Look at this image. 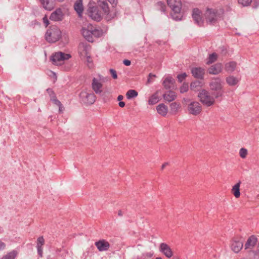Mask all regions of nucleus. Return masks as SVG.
Masks as SVG:
<instances>
[{
    "mask_svg": "<svg viewBox=\"0 0 259 259\" xmlns=\"http://www.w3.org/2000/svg\"><path fill=\"white\" fill-rule=\"evenodd\" d=\"M224 14V10L222 8H208L204 14V16L208 24H214L222 19Z\"/></svg>",
    "mask_w": 259,
    "mask_h": 259,
    "instance_id": "obj_1",
    "label": "nucleus"
},
{
    "mask_svg": "<svg viewBox=\"0 0 259 259\" xmlns=\"http://www.w3.org/2000/svg\"><path fill=\"white\" fill-rule=\"evenodd\" d=\"M167 4L171 10L172 19L176 21L181 20L183 16L181 0H167Z\"/></svg>",
    "mask_w": 259,
    "mask_h": 259,
    "instance_id": "obj_2",
    "label": "nucleus"
},
{
    "mask_svg": "<svg viewBox=\"0 0 259 259\" xmlns=\"http://www.w3.org/2000/svg\"><path fill=\"white\" fill-rule=\"evenodd\" d=\"M223 80L219 77H212L211 78L209 86L211 91L214 92L213 95L215 98L221 97L223 95Z\"/></svg>",
    "mask_w": 259,
    "mask_h": 259,
    "instance_id": "obj_3",
    "label": "nucleus"
},
{
    "mask_svg": "<svg viewBox=\"0 0 259 259\" xmlns=\"http://www.w3.org/2000/svg\"><path fill=\"white\" fill-rule=\"evenodd\" d=\"M82 36L89 41H93V35L99 36V31L94 28L91 24H84L81 30Z\"/></svg>",
    "mask_w": 259,
    "mask_h": 259,
    "instance_id": "obj_4",
    "label": "nucleus"
},
{
    "mask_svg": "<svg viewBox=\"0 0 259 259\" xmlns=\"http://www.w3.org/2000/svg\"><path fill=\"white\" fill-rule=\"evenodd\" d=\"M108 78L98 74L96 77H94L92 82V88L96 94H101L103 92V83L107 81Z\"/></svg>",
    "mask_w": 259,
    "mask_h": 259,
    "instance_id": "obj_5",
    "label": "nucleus"
},
{
    "mask_svg": "<svg viewBox=\"0 0 259 259\" xmlns=\"http://www.w3.org/2000/svg\"><path fill=\"white\" fill-rule=\"evenodd\" d=\"M61 32L56 26H53L48 29L45 34V38L49 42H55L61 37Z\"/></svg>",
    "mask_w": 259,
    "mask_h": 259,
    "instance_id": "obj_6",
    "label": "nucleus"
},
{
    "mask_svg": "<svg viewBox=\"0 0 259 259\" xmlns=\"http://www.w3.org/2000/svg\"><path fill=\"white\" fill-rule=\"evenodd\" d=\"M200 102L207 107L213 105L215 102V97L211 96L210 93L206 90H201L198 95Z\"/></svg>",
    "mask_w": 259,
    "mask_h": 259,
    "instance_id": "obj_7",
    "label": "nucleus"
},
{
    "mask_svg": "<svg viewBox=\"0 0 259 259\" xmlns=\"http://www.w3.org/2000/svg\"><path fill=\"white\" fill-rule=\"evenodd\" d=\"M70 58H71L70 55L59 52L53 54L51 56L50 60L54 65H59Z\"/></svg>",
    "mask_w": 259,
    "mask_h": 259,
    "instance_id": "obj_8",
    "label": "nucleus"
},
{
    "mask_svg": "<svg viewBox=\"0 0 259 259\" xmlns=\"http://www.w3.org/2000/svg\"><path fill=\"white\" fill-rule=\"evenodd\" d=\"M202 106L197 101H191L187 106V111L189 114L197 116L200 114L202 111Z\"/></svg>",
    "mask_w": 259,
    "mask_h": 259,
    "instance_id": "obj_9",
    "label": "nucleus"
},
{
    "mask_svg": "<svg viewBox=\"0 0 259 259\" xmlns=\"http://www.w3.org/2000/svg\"><path fill=\"white\" fill-rule=\"evenodd\" d=\"M107 0H98V5L102 9L104 13L107 15V19H110L112 17L111 14H110V11L108 5L106 2ZM110 4L113 5H116L117 0H107Z\"/></svg>",
    "mask_w": 259,
    "mask_h": 259,
    "instance_id": "obj_10",
    "label": "nucleus"
},
{
    "mask_svg": "<svg viewBox=\"0 0 259 259\" xmlns=\"http://www.w3.org/2000/svg\"><path fill=\"white\" fill-rule=\"evenodd\" d=\"M80 99L82 102L87 104H93L96 101V96L93 93L82 91L79 94Z\"/></svg>",
    "mask_w": 259,
    "mask_h": 259,
    "instance_id": "obj_11",
    "label": "nucleus"
},
{
    "mask_svg": "<svg viewBox=\"0 0 259 259\" xmlns=\"http://www.w3.org/2000/svg\"><path fill=\"white\" fill-rule=\"evenodd\" d=\"M88 14L90 18L96 21H99L101 19V13L96 7L90 5L88 10Z\"/></svg>",
    "mask_w": 259,
    "mask_h": 259,
    "instance_id": "obj_12",
    "label": "nucleus"
},
{
    "mask_svg": "<svg viewBox=\"0 0 259 259\" xmlns=\"http://www.w3.org/2000/svg\"><path fill=\"white\" fill-rule=\"evenodd\" d=\"M91 46L88 42H82L78 45V54L82 58H85V56L89 54Z\"/></svg>",
    "mask_w": 259,
    "mask_h": 259,
    "instance_id": "obj_13",
    "label": "nucleus"
},
{
    "mask_svg": "<svg viewBox=\"0 0 259 259\" xmlns=\"http://www.w3.org/2000/svg\"><path fill=\"white\" fill-rule=\"evenodd\" d=\"M159 251L167 258L173 256L174 253L170 247L165 243H161L159 245Z\"/></svg>",
    "mask_w": 259,
    "mask_h": 259,
    "instance_id": "obj_14",
    "label": "nucleus"
},
{
    "mask_svg": "<svg viewBox=\"0 0 259 259\" xmlns=\"http://www.w3.org/2000/svg\"><path fill=\"white\" fill-rule=\"evenodd\" d=\"M192 18L195 23L199 26L203 23V19L202 17V13L198 9H194L192 13Z\"/></svg>",
    "mask_w": 259,
    "mask_h": 259,
    "instance_id": "obj_15",
    "label": "nucleus"
},
{
    "mask_svg": "<svg viewBox=\"0 0 259 259\" xmlns=\"http://www.w3.org/2000/svg\"><path fill=\"white\" fill-rule=\"evenodd\" d=\"M243 242L236 239L232 240L230 247L231 250L235 253L239 252L243 247Z\"/></svg>",
    "mask_w": 259,
    "mask_h": 259,
    "instance_id": "obj_16",
    "label": "nucleus"
},
{
    "mask_svg": "<svg viewBox=\"0 0 259 259\" xmlns=\"http://www.w3.org/2000/svg\"><path fill=\"white\" fill-rule=\"evenodd\" d=\"M100 251H107L110 247L109 243L105 240H100L95 243Z\"/></svg>",
    "mask_w": 259,
    "mask_h": 259,
    "instance_id": "obj_17",
    "label": "nucleus"
},
{
    "mask_svg": "<svg viewBox=\"0 0 259 259\" xmlns=\"http://www.w3.org/2000/svg\"><path fill=\"white\" fill-rule=\"evenodd\" d=\"M191 73L195 78L202 79L204 77L205 70L201 67H194L191 69Z\"/></svg>",
    "mask_w": 259,
    "mask_h": 259,
    "instance_id": "obj_18",
    "label": "nucleus"
},
{
    "mask_svg": "<svg viewBox=\"0 0 259 259\" xmlns=\"http://www.w3.org/2000/svg\"><path fill=\"white\" fill-rule=\"evenodd\" d=\"M63 12L61 9H57L53 12L50 17V19L54 21H61L63 19Z\"/></svg>",
    "mask_w": 259,
    "mask_h": 259,
    "instance_id": "obj_19",
    "label": "nucleus"
},
{
    "mask_svg": "<svg viewBox=\"0 0 259 259\" xmlns=\"http://www.w3.org/2000/svg\"><path fill=\"white\" fill-rule=\"evenodd\" d=\"M162 97L166 102H170L175 100L177 97V95L174 91H168L163 94Z\"/></svg>",
    "mask_w": 259,
    "mask_h": 259,
    "instance_id": "obj_20",
    "label": "nucleus"
},
{
    "mask_svg": "<svg viewBox=\"0 0 259 259\" xmlns=\"http://www.w3.org/2000/svg\"><path fill=\"white\" fill-rule=\"evenodd\" d=\"M42 7L48 11H51L55 7L54 0H39Z\"/></svg>",
    "mask_w": 259,
    "mask_h": 259,
    "instance_id": "obj_21",
    "label": "nucleus"
},
{
    "mask_svg": "<svg viewBox=\"0 0 259 259\" xmlns=\"http://www.w3.org/2000/svg\"><path fill=\"white\" fill-rule=\"evenodd\" d=\"M222 66L221 63H217L209 68L208 72L209 74L217 75L221 72Z\"/></svg>",
    "mask_w": 259,
    "mask_h": 259,
    "instance_id": "obj_22",
    "label": "nucleus"
},
{
    "mask_svg": "<svg viewBox=\"0 0 259 259\" xmlns=\"http://www.w3.org/2000/svg\"><path fill=\"white\" fill-rule=\"evenodd\" d=\"M257 238L255 236L252 235L249 237L244 245L245 249H251L256 245Z\"/></svg>",
    "mask_w": 259,
    "mask_h": 259,
    "instance_id": "obj_23",
    "label": "nucleus"
},
{
    "mask_svg": "<svg viewBox=\"0 0 259 259\" xmlns=\"http://www.w3.org/2000/svg\"><path fill=\"white\" fill-rule=\"evenodd\" d=\"M45 244V240L42 236L38 237L36 242V248L37 252L40 257L42 256L43 248L42 246Z\"/></svg>",
    "mask_w": 259,
    "mask_h": 259,
    "instance_id": "obj_24",
    "label": "nucleus"
},
{
    "mask_svg": "<svg viewBox=\"0 0 259 259\" xmlns=\"http://www.w3.org/2000/svg\"><path fill=\"white\" fill-rule=\"evenodd\" d=\"M74 9L78 15V16L81 17L83 10L82 0H76L74 5Z\"/></svg>",
    "mask_w": 259,
    "mask_h": 259,
    "instance_id": "obj_25",
    "label": "nucleus"
},
{
    "mask_svg": "<svg viewBox=\"0 0 259 259\" xmlns=\"http://www.w3.org/2000/svg\"><path fill=\"white\" fill-rule=\"evenodd\" d=\"M156 110L159 114L165 116L167 114L168 108L164 104L161 103L156 107Z\"/></svg>",
    "mask_w": 259,
    "mask_h": 259,
    "instance_id": "obj_26",
    "label": "nucleus"
},
{
    "mask_svg": "<svg viewBox=\"0 0 259 259\" xmlns=\"http://www.w3.org/2000/svg\"><path fill=\"white\" fill-rule=\"evenodd\" d=\"M175 82V80L172 77L168 76L163 80V85L166 89H169L172 88Z\"/></svg>",
    "mask_w": 259,
    "mask_h": 259,
    "instance_id": "obj_27",
    "label": "nucleus"
},
{
    "mask_svg": "<svg viewBox=\"0 0 259 259\" xmlns=\"http://www.w3.org/2000/svg\"><path fill=\"white\" fill-rule=\"evenodd\" d=\"M159 93V91H157L149 97L148 100V104L149 105H154L160 101Z\"/></svg>",
    "mask_w": 259,
    "mask_h": 259,
    "instance_id": "obj_28",
    "label": "nucleus"
},
{
    "mask_svg": "<svg viewBox=\"0 0 259 259\" xmlns=\"http://www.w3.org/2000/svg\"><path fill=\"white\" fill-rule=\"evenodd\" d=\"M170 113L172 115L177 114L181 109V105L177 102H172L169 105Z\"/></svg>",
    "mask_w": 259,
    "mask_h": 259,
    "instance_id": "obj_29",
    "label": "nucleus"
},
{
    "mask_svg": "<svg viewBox=\"0 0 259 259\" xmlns=\"http://www.w3.org/2000/svg\"><path fill=\"white\" fill-rule=\"evenodd\" d=\"M240 79L233 75H230L226 77V81L227 83L230 86H235L239 81Z\"/></svg>",
    "mask_w": 259,
    "mask_h": 259,
    "instance_id": "obj_30",
    "label": "nucleus"
},
{
    "mask_svg": "<svg viewBox=\"0 0 259 259\" xmlns=\"http://www.w3.org/2000/svg\"><path fill=\"white\" fill-rule=\"evenodd\" d=\"M236 67V63L234 61H231L228 63H227L225 65V70L231 73L233 72Z\"/></svg>",
    "mask_w": 259,
    "mask_h": 259,
    "instance_id": "obj_31",
    "label": "nucleus"
},
{
    "mask_svg": "<svg viewBox=\"0 0 259 259\" xmlns=\"http://www.w3.org/2000/svg\"><path fill=\"white\" fill-rule=\"evenodd\" d=\"M202 85L203 83L201 81L199 80L195 81L191 83L190 89L194 92H197L201 89Z\"/></svg>",
    "mask_w": 259,
    "mask_h": 259,
    "instance_id": "obj_32",
    "label": "nucleus"
},
{
    "mask_svg": "<svg viewBox=\"0 0 259 259\" xmlns=\"http://www.w3.org/2000/svg\"><path fill=\"white\" fill-rule=\"evenodd\" d=\"M240 184L241 182L239 181L233 187L231 190L232 193L233 194V195L236 198H238L240 195L239 189Z\"/></svg>",
    "mask_w": 259,
    "mask_h": 259,
    "instance_id": "obj_33",
    "label": "nucleus"
},
{
    "mask_svg": "<svg viewBox=\"0 0 259 259\" xmlns=\"http://www.w3.org/2000/svg\"><path fill=\"white\" fill-rule=\"evenodd\" d=\"M18 255V251L13 250L4 255L1 259H15Z\"/></svg>",
    "mask_w": 259,
    "mask_h": 259,
    "instance_id": "obj_34",
    "label": "nucleus"
},
{
    "mask_svg": "<svg viewBox=\"0 0 259 259\" xmlns=\"http://www.w3.org/2000/svg\"><path fill=\"white\" fill-rule=\"evenodd\" d=\"M138 95V92L134 90H130L127 92L126 96L128 99H131L132 98L137 97Z\"/></svg>",
    "mask_w": 259,
    "mask_h": 259,
    "instance_id": "obj_35",
    "label": "nucleus"
},
{
    "mask_svg": "<svg viewBox=\"0 0 259 259\" xmlns=\"http://www.w3.org/2000/svg\"><path fill=\"white\" fill-rule=\"evenodd\" d=\"M153 254L154 252L153 251H145L142 253L141 258L143 259L150 258L153 256Z\"/></svg>",
    "mask_w": 259,
    "mask_h": 259,
    "instance_id": "obj_36",
    "label": "nucleus"
},
{
    "mask_svg": "<svg viewBox=\"0 0 259 259\" xmlns=\"http://www.w3.org/2000/svg\"><path fill=\"white\" fill-rule=\"evenodd\" d=\"M217 58V54L215 53H213L209 55L208 60L207 62V64H211L214 62Z\"/></svg>",
    "mask_w": 259,
    "mask_h": 259,
    "instance_id": "obj_37",
    "label": "nucleus"
},
{
    "mask_svg": "<svg viewBox=\"0 0 259 259\" xmlns=\"http://www.w3.org/2000/svg\"><path fill=\"white\" fill-rule=\"evenodd\" d=\"M189 90V85L187 83H183L180 89V93L182 94L187 92Z\"/></svg>",
    "mask_w": 259,
    "mask_h": 259,
    "instance_id": "obj_38",
    "label": "nucleus"
},
{
    "mask_svg": "<svg viewBox=\"0 0 259 259\" xmlns=\"http://www.w3.org/2000/svg\"><path fill=\"white\" fill-rule=\"evenodd\" d=\"M239 4L243 7L249 6L252 2V0H238Z\"/></svg>",
    "mask_w": 259,
    "mask_h": 259,
    "instance_id": "obj_39",
    "label": "nucleus"
},
{
    "mask_svg": "<svg viewBox=\"0 0 259 259\" xmlns=\"http://www.w3.org/2000/svg\"><path fill=\"white\" fill-rule=\"evenodd\" d=\"M247 155V150L244 148H241L239 150V155L242 158H245Z\"/></svg>",
    "mask_w": 259,
    "mask_h": 259,
    "instance_id": "obj_40",
    "label": "nucleus"
},
{
    "mask_svg": "<svg viewBox=\"0 0 259 259\" xmlns=\"http://www.w3.org/2000/svg\"><path fill=\"white\" fill-rule=\"evenodd\" d=\"M157 5L159 7L160 11L161 12H165L166 7L163 3L161 2H159L157 3Z\"/></svg>",
    "mask_w": 259,
    "mask_h": 259,
    "instance_id": "obj_41",
    "label": "nucleus"
},
{
    "mask_svg": "<svg viewBox=\"0 0 259 259\" xmlns=\"http://www.w3.org/2000/svg\"><path fill=\"white\" fill-rule=\"evenodd\" d=\"M186 76H187L186 73H183L182 74L178 75L177 77H178V80L179 81V82H181L183 81V80L184 79H185Z\"/></svg>",
    "mask_w": 259,
    "mask_h": 259,
    "instance_id": "obj_42",
    "label": "nucleus"
},
{
    "mask_svg": "<svg viewBox=\"0 0 259 259\" xmlns=\"http://www.w3.org/2000/svg\"><path fill=\"white\" fill-rule=\"evenodd\" d=\"M51 101L56 105H60L61 102L56 99L55 96H53L51 98Z\"/></svg>",
    "mask_w": 259,
    "mask_h": 259,
    "instance_id": "obj_43",
    "label": "nucleus"
},
{
    "mask_svg": "<svg viewBox=\"0 0 259 259\" xmlns=\"http://www.w3.org/2000/svg\"><path fill=\"white\" fill-rule=\"evenodd\" d=\"M156 76L155 75H154L152 73H150L149 74V77L147 81V84H150L153 82V80H152V77H155Z\"/></svg>",
    "mask_w": 259,
    "mask_h": 259,
    "instance_id": "obj_44",
    "label": "nucleus"
},
{
    "mask_svg": "<svg viewBox=\"0 0 259 259\" xmlns=\"http://www.w3.org/2000/svg\"><path fill=\"white\" fill-rule=\"evenodd\" d=\"M110 72L114 79H116L117 78V75L116 73V71L114 69H110Z\"/></svg>",
    "mask_w": 259,
    "mask_h": 259,
    "instance_id": "obj_45",
    "label": "nucleus"
},
{
    "mask_svg": "<svg viewBox=\"0 0 259 259\" xmlns=\"http://www.w3.org/2000/svg\"><path fill=\"white\" fill-rule=\"evenodd\" d=\"M253 3L252 7L253 8H257L259 6V0H252Z\"/></svg>",
    "mask_w": 259,
    "mask_h": 259,
    "instance_id": "obj_46",
    "label": "nucleus"
},
{
    "mask_svg": "<svg viewBox=\"0 0 259 259\" xmlns=\"http://www.w3.org/2000/svg\"><path fill=\"white\" fill-rule=\"evenodd\" d=\"M85 58H87L86 61L88 63V66L89 67H91L90 64H91L92 61V59L91 58V57H90L89 54H88L87 56H86Z\"/></svg>",
    "mask_w": 259,
    "mask_h": 259,
    "instance_id": "obj_47",
    "label": "nucleus"
},
{
    "mask_svg": "<svg viewBox=\"0 0 259 259\" xmlns=\"http://www.w3.org/2000/svg\"><path fill=\"white\" fill-rule=\"evenodd\" d=\"M191 101H192L190 99L184 98L182 100V102L183 104H186L188 106V104H189Z\"/></svg>",
    "mask_w": 259,
    "mask_h": 259,
    "instance_id": "obj_48",
    "label": "nucleus"
},
{
    "mask_svg": "<svg viewBox=\"0 0 259 259\" xmlns=\"http://www.w3.org/2000/svg\"><path fill=\"white\" fill-rule=\"evenodd\" d=\"M43 22L45 23L46 27L49 25V20L46 16L43 18Z\"/></svg>",
    "mask_w": 259,
    "mask_h": 259,
    "instance_id": "obj_49",
    "label": "nucleus"
},
{
    "mask_svg": "<svg viewBox=\"0 0 259 259\" xmlns=\"http://www.w3.org/2000/svg\"><path fill=\"white\" fill-rule=\"evenodd\" d=\"M123 62V64L126 66H130L131 64V61L128 60H124Z\"/></svg>",
    "mask_w": 259,
    "mask_h": 259,
    "instance_id": "obj_50",
    "label": "nucleus"
},
{
    "mask_svg": "<svg viewBox=\"0 0 259 259\" xmlns=\"http://www.w3.org/2000/svg\"><path fill=\"white\" fill-rule=\"evenodd\" d=\"M5 244L4 242L0 241V250L4 249L5 248Z\"/></svg>",
    "mask_w": 259,
    "mask_h": 259,
    "instance_id": "obj_51",
    "label": "nucleus"
},
{
    "mask_svg": "<svg viewBox=\"0 0 259 259\" xmlns=\"http://www.w3.org/2000/svg\"><path fill=\"white\" fill-rule=\"evenodd\" d=\"M58 107H59V112L60 113L62 112L63 110H64V108L62 105V104L61 103L60 104V105H57Z\"/></svg>",
    "mask_w": 259,
    "mask_h": 259,
    "instance_id": "obj_52",
    "label": "nucleus"
},
{
    "mask_svg": "<svg viewBox=\"0 0 259 259\" xmlns=\"http://www.w3.org/2000/svg\"><path fill=\"white\" fill-rule=\"evenodd\" d=\"M48 93L49 94L51 98L53 97V96H55L54 94L52 91H50L49 89L47 90Z\"/></svg>",
    "mask_w": 259,
    "mask_h": 259,
    "instance_id": "obj_53",
    "label": "nucleus"
},
{
    "mask_svg": "<svg viewBox=\"0 0 259 259\" xmlns=\"http://www.w3.org/2000/svg\"><path fill=\"white\" fill-rule=\"evenodd\" d=\"M119 106L120 107H123L125 106V103L124 102L120 101L119 103Z\"/></svg>",
    "mask_w": 259,
    "mask_h": 259,
    "instance_id": "obj_54",
    "label": "nucleus"
},
{
    "mask_svg": "<svg viewBox=\"0 0 259 259\" xmlns=\"http://www.w3.org/2000/svg\"><path fill=\"white\" fill-rule=\"evenodd\" d=\"M138 249L139 251H143V247L142 245H138Z\"/></svg>",
    "mask_w": 259,
    "mask_h": 259,
    "instance_id": "obj_55",
    "label": "nucleus"
},
{
    "mask_svg": "<svg viewBox=\"0 0 259 259\" xmlns=\"http://www.w3.org/2000/svg\"><path fill=\"white\" fill-rule=\"evenodd\" d=\"M168 164V162H165L164 163H163L162 166H161V169H163Z\"/></svg>",
    "mask_w": 259,
    "mask_h": 259,
    "instance_id": "obj_56",
    "label": "nucleus"
},
{
    "mask_svg": "<svg viewBox=\"0 0 259 259\" xmlns=\"http://www.w3.org/2000/svg\"><path fill=\"white\" fill-rule=\"evenodd\" d=\"M123 99V97L122 95H119L117 97L118 101H121Z\"/></svg>",
    "mask_w": 259,
    "mask_h": 259,
    "instance_id": "obj_57",
    "label": "nucleus"
},
{
    "mask_svg": "<svg viewBox=\"0 0 259 259\" xmlns=\"http://www.w3.org/2000/svg\"><path fill=\"white\" fill-rule=\"evenodd\" d=\"M51 73H52L54 75V76L55 77V78L56 79L57 78V76H56V74L54 72H52V71H51Z\"/></svg>",
    "mask_w": 259,
    "mask_h": 259,
    "instance_id": "obj_58",
    "label": "nucleus"
},
{
    "mask_svg": "<svg viewBox=\"0 0 259 259\" xmlns=\"http://www.w3.org/2000/svg\"><path fill=\"white\" fill-rule=\"evenodd\" d=\"M118 215H122V212H121V210L119 211V212H118Z\"/></svg>",
    "mask_w": 259,
    "mask_h": 259,
    "instance_id": "obj_59",
    "label": "nucleus"
},
{
    "mask_svg": "<svg viewBox=\"0 0 259 259\" xmlns=\"http://www.w3.org/2000/svg\"><path fill=\"white\" fill-rule=\"evenodd\" d=\"M257 251L259 252V243H258V245L257 246Z\"/></svg>",
    "mask_w": 259,
    "mask_h": 259,
    "instance_id": "obj_60",
    "label": "nucleus"
},
{
    "mask_svg": "<svg viewBox=\"0 0 259 259\" xmlns=\"http://www.w3.org/2000/svg\"><path fill=\"white\" fill-rule=\"evenodd\" d=\"M173 259H179L178 257H174Z\"/></svg>",
    "mask_w": 259,
    "mask_h": 259,
    "instance_id": "obj_61",
    "label": "nucleus"
}]
</instances>
